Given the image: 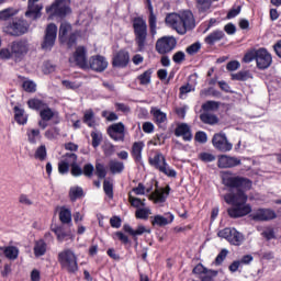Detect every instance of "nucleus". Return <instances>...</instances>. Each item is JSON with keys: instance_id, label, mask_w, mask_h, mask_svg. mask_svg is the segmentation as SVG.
<instances>
[{"instance_id": "19", "label": "nucleus", "mask_w": 281, "mask_h": 281, "mask_svg": "<svg viewBox=\"0 0 281 281\" xmlns=\"http://www.w3.org/2000/svg\"><path fill=\"white\" fill-rule=\"evenodd\" d=\"M150 115L153 116V122L158 126V128L166 131V122H168V115L166 112L161 111L159 108L153 106L150 109Z\"/></svg>"}, {"instance_id": "12", "label": "nucleus", "mask_w": 281, "mask_h": 281, "mask_svg": "<svg viewBox=\"0 0 281 281\" xmlns=\"http://www.w3.org/2000/svg\"><path fill=\"white\" fill-rule=\"evenodd\" d=\"M212 144L214 146L215 150H218L220 153H229L232 148H234V145L227 140V135L223 133H216L213 135Z\"/></svg>"}, {"instance_id": "42", "label": "nucleus", "mask_w": 281, "mask_h": 281, "mask_svg": "<svg viewBox=\"0 0 281 281\" xmlns=\"http://www.w3.org/2000/svg\"><path fill=\"white\" fill-rule=\"evenodd\" d=\"M123 229L126 234H130V236H142L146 232V227L144 226H138L137 229H133L128 224H125Z\"/></svg>"}, {"instance_id": "38", "label": "nucleus", "mask_w": 281, "mask_h": 281, "mask_svg": "<svg viewBox=\"0 0 281 281\" xmlns=\"http://www.w3.org/2000/svg\"><path fill=\"white\" fill-rule=\"evenodd\" d=\"M56 115V112L49 108V105L46 103V106L43 108V110L40 112L41 120H46L48 122H52Z\"/></svg>"}, {"instance_id": "36", "label": "nucleus", "mask_w": 281, "mask_h": 281, "mask_svg": "<svg viewBox=\"0 0 281 281\" xmlns=\"http://www.w3.org/2000/svg\"><path fill=\"white\" fill-rule=\"evenodd\" d=\"M52 232H54L59 243H63V240L71 236V232L65 231L64 226H56L55 228L52 229Z\"/></svg>"}, {"instance_id": "37", "label": "nucleus", "mask_w": 281, "mask_h": 281, "mask_svg": "<svg viewBox=\"0 0 281 281\" xmlns=\"http://www.w3.org/2000/svg\"><path fill=\"white\" fill-rule=\"evenodd\" d=\"M151 78H153V68H149L146 71H144L143 74H140L137 77V80H138L139 85H142L143 87H146L147 85H150Z\"/></svg>"}, {"instance_id": "43", "label": "nucleus", "mask_w": 281, "mask_h": 281, "mask_svg": "<svg viewBox=\"0 0 281 281\" xmlns=\"http://www.w3.org/2000/svg\"><path fill=\"white\" fill-rule=\"evenodd\" d=\"M78 32L75 31L69 34V36H66L65 41H61L60 43H65L68 47V49H71V47H75V45L78 44Z\"/></svg>"}, {"instance_id": "30", "label": "nucleus", "mask_w": 281, "mask_h": 281, "mask_svg": "<svg viewBox=\"0 0 281 281\" xmlns=\"http://www.w3.org/2000/svg\"><path fill=\"white\" fill-rule=\"evenodd\" d=\"M59 221L61 225H69L71 223V209H67V206H60Z\"/></svg>"}, {"instance_id": "31", "label": "nucleus", "mask_w": 281, "mask_h": 281, "mask_svg": "<svg viewBox=\"0 0 281 281\" xmlns=\"http://www.w3.org/2000/svg\"><path fill=\"white\" fill-rule=\"evenodd\" d=\"M29 109H31L32 111H42L44 109V106L47 105V103L38 98H32L29 99L26 102Z\"/></svg>"}, {"instance_id": "14", "label": "nucleus", "mask_w": 281, "mask_h": 281, "mask_svg": "<svg viewBox=\"0 0 281 281\" xmlns=\"http://www.w3.org/2000/svg\"><path fill=\"white\" fill-rule=\"evenodd\" d=\"M109 67V61L106 57L102 55H94L89 58L88 69L95 71L97 74H102V71H106Z\"/></svg>"}, {"instance_id": "57", "label": "nucleus", "mask_w": 281, "mask_h": 281, "mask_svg": "<svg viewBox=\"0 0 281 281\" xmlns=\"http://www.w3.org/2000/svg\"><path fill=\"white\" fill-rule=\"evenodd\" d=\"M70 173L72 177H82V167L78 162H72L70 165Z\"/></svg>"}, {"instance_id": "16", "label": "nucleus", "mask_w": 281, "mask_h": 281, "mask_svg": "<svg viewBox=\"0 0 281 281\" xmlns=\"http://www.w3.org/2000/svg\"><path fill=\"white\" fill-rule=\"evenodd\" d=\"M256 63L259 69H269V67H271V63H273V58L267 48H259L257 49Z\"/></svg>"}, {"instance_id": "7", "label": "nucleus", "mask_w": 281, "mask_h": 281, "mask_svg": "<svg viewBox=\"0 0 281 281\" xmlns=\"http://www.w3.org/2000/svg\"><path fill=\"white\" fill-rule=\"evenodd\" d=\"M2 32L8 36H23L30 32V23L24 19H14L2 27Z\"/></svg>"}, {"instance_id": "56", "label": "nucleus", "mask_w": 281, "mask_h": 281, "mask_svg": "<svg viewBox=\"0 0 281 281\" xmlns=\"http://www.w3.org/2000/svg\"><path fill=\"white\" fill-rule=\"evenodd\" d=\"M200 50H201V43H199V42L191 44L186 49V52H187V54H189V56H194V54H199Z\"/></svg>"}, {"instance_id": "20", "label": "nucleus", "mask_w": 281, "mask_h": 281, "mask_svg": "<svg viewBox=\"0 0 281 281\" xmlns=\"http://www.w3.org/2000/svg\"><path fill=\"white\" fill-rule=\"evenodd\" d=\"M173 135L182 137L183 142H192V127L188 123H179L173 131Z\"/></svg>"}, {"instance_id": "8", "label": "nucleus", "mask_w": 281, "mask_h": 281, "mask_svg": "<svg viewBox=\"0 0 281 281\" xmlns=\"http://www.w3.org/2000/svg\"><path fill=\"white\" fill-rule=\"evenodd\" d=\"M70 65L87 71L89 69V59L87 58V47L78 46L72 55L68 58Z\"/></svg>"}, {"instance_id": "32", "label": "nucleus", "mask_w": 281, "mask_h": 281, "mask_svg": "<svg viewBox=\"0 0 281 281\" xmlns=\"http://www.w3.org/2000/svg\"><path fill=\"white\" fill-rule=\"evenodd\" d=\"M14 111V120L18 124L24 126V124H27V116H25V110L19 108V105H15L13 108Z\"/></svg>"}, {"instance_id": "62", "label": "nucleus", "mask_w": 281, "mask_h": 281, "mask_svg": "<svg viewBox=\"0 0 281 281\" xmlns=\"http://www.w3.org/2000/svg\"><path fill=\"white\" fill-rule=\"evenodd\" d=\"M115 154V145L108 143L103 146V155L105 157H112Z\"/></svg>"}, {"instance_id": "15", "label": "nucleus", "mask_w": 281, "mask_h": 281, "mask_svg": "<svg viewBox=\"0 0 281 281\" xmlns=\"http://www.w3.org/2000/svg\"><path fill=\"white\" fill-rule=\"evenodd\" d=\"M128 63H131V55L126 49H120L112 57V67L124 69L128 67Z\"/></svg>"}, {"instance_id": "61", "label": "nucleus", "mask_w": 281, "mask_h": 281, "mask_svg": "<svg viewBox=\"0 0 281 281\" xmlns=\"http://www.w3.org/2000/svg\"><path fill=\"white\" fill-rule=\"evenodd\" d=\"M172 60L173 63H176V65H181L183 60H186V53H183V50L175 53L172 56Z\"/></svg>"}, {"instance_id": "21", "label": "nucleus", "mask_w": 281, "mask_h": 281, "mask_svg": "<svg viewBox=\"0 0 281 281\" xmlns=\"http://www.w3.org/2000/svg\"><path fill=\"white\" fill-rule=\"evenodd\" d=\"M240 158L227 155L220 156L217 160L218 168H236V166H240Z\"/></svg>"}, {"instance_id": "26", "label": "nucleus", "mask_w": 281, "mask_h": 281, "mask_svg": "<svg viewBox=\"0 0 281 281\" xmlns=\"http://www.w3.org/2000/svg\"><path fill=\"white\" fill-rule=\"evenodd\" d=\"M124 162L117 159H112L109 161V170L111 175H122L124 172Z\"/></svg>"}, {"instance_id": "3", "label": "nucleus", "mask_w": 281, "mask_h": 281, "mask_svg": "<svg viewBox=\"0 0 281 281\" xmlns=\"http://www.w3.org/2000/svg\"><path fill=\"white\" fill-rule=\"evenodd\" d=\"M30 53V41L27 38H20L11 42L9 48L0 50L1 60H14L21 63Z\"/></svg>"}, {"instance_id": "49", "label": "nucleus", "mask_w": 281, "mask_h": 281, "mask_svg": "<svg viewBox=\"0 0 281 281\" xmlns=\"http://www.w3.org/2000/svg\"><path fill=\"white\" fill-rule=\"evenodd\" d=\"M160 172L162 175H165L166 177H169L171 179H177V170H175L173 168L170 167V165H168V162H166V166L162 167V169L160 170Z\"/></svg>"}, {"instance_id": "47", "label": "nucleus", "mask_w": 281, "mask_h": 281, "mask_svg": "<svg viewBox=\"0 0 281 281\" xmlns=\"http://www.w3.org/2000/svg\"><path fill=\"white\" fill-rule=\"evenodd\" d=\"M34 157L40 161H45V159H47V147L45 145L37 147Z\"/></svg>"}, {"instance_id": "51", "label": "nucleus", "mask_w": 281, "mask_h": 281, "mask_svg": "<svg viewBox=\"0 0 281 281\" xmlns=\"http://www.w3.org/2000/svg\"><path fill=\"white\" fill-rule=\"evenodd\" d=\"M22 88L26 93H36V83L32 80L23 81Z\"/></svg>"}, {"instance_id": "5", "label": "nucleus", "mask_w": 281, "mask_h": 281, "mask_svg": "<svg viewBox=\"0 0 281 281\" xmlns=\"http://www.w3.org/2000/svg\"><path fill=\"white\" fill-rule=\"evenodd\" d=\"M48 21L54 19H67L71 14V0H55L50 5L46 7Z\"/></svg>"}, {"instance_id": "33", "label": "nucleus", "mask_w": 281, "mask_h": 281, "mask_svg": "<svg viewBox=\"0 0 281 281\" xmlns=\"http://www.w3.org/2000/svg\"><path fill=\"white\" fill-rule=\"evenodd\" d=\"M250 78H254V76H251L249 70H240L237 74L231 75V80H237L238 82H247Z\"/></svg>"}, {"instance_id": "28", "label": "nucleus", "mask_w": 281, "mask_h": 281, "mask_svg": "<svg viewBox=\"0 0 281 281\" xmlns=\"http://www.w3.org/2000/svg\"><path fill=\"white\" fill-rule=\"evenodd\" d=\"M33 251L35 258H41V256H45V254H47V243H45V239H38L37 241H35Z\"/></svg>"}, {"instance_id": "29", "label": "nucleus", "mask_w": 281, "mask_h": 281, "mask_svg": "<svg viewBox=\"0 0 281 281\" xmlns=\"http://www.w3.org/2000/svg\"><path fill=\"white\" fill-rule=\"evenodd\" d=\"M175 221V215H170V220L162 215H155L151 220V225L155 227H166V225H170Z\"/></svg>"}, {"instance_id": "58", "label": "nucleus", "mask_w": 281, "mask_h": 281, "mask_svg": "<svg viewBox=\"0 0 281 281\" xmlns=\"http://www.w3.org/2000/svg\"><path fill=\"white\" fill-rule=\"evenodd\" d=\"M128 202L131 203L132 207H144L146 205L142 199L135 198L131 194H128Z\"/></svg>"}, {"instance_id": "48", "label": "nucleus", "mask_w": 281, "mask_h": 281, "mask_svg": "<svg viewBox=\"0 0 281 281\" xmlns=\"http://www.w3.org/2000/svg\"><path fill=\"white\" fill-rule=\"evenodd\" d=\"M198 158L204 164H212V161H216V156L207 151L200 153Z\"/></svg>"}, {"instance_id": "60", "label": "nucleus", "mask_w": 281, "mask_h": 281, "mask_svg": "<svg viewBox=\"0 0 281 281\" xmlns=\"http://www.w3.org/2000/svg\"><path fill=\"white\" fill-rule=\"evenodd\" d=\"M194 140L199 144H207V133L199 131L195 133Z\"/></svg>"}, {"instance_id": "34", "label": "nucleus", "mask_w": 281, "mask_h": 281, "mask_svg": "<svg viewBox=\"0 0 281 281\" xmlns=\"http://www.w3.org/2000/svg\"><path fill=\"white\" fill-rule=\"evenodd\" d=\"M200 120L203 124H209L210 126H214V124L218 122V116L210 112H203L202 114H200Z\"/></svg>"}, {"instance_id": "41", "label": "nucleus", "mask_w": 281, "mask_h": 281, "mask_svg": "<svg viewBox=\"0 0 281 281\" xmlns=\"http://www.w3.org/2000/svg\"><path fill=\"white\" fill-rule=\"evenodd\" d=\"M169 136L166 133L156 134L150 140L149 144L151 146H164L166 144V139H168Z\"/></svg>"}, {"instance_id": "45", "label": "nucleus", "mask_w": 281, "mask_h": 281, "mask_svg": "<svg viewBox=\"0 0 281 281\" xmlns=\"http://www.w3.org/2000/svg\"><path fill=\"white\" fill-rule=\"evenodd\" d=\"M26 135L30 144H36L37 139H41V130H27Z\"/></svg>"}, {"instance_id": "52", "label": "nucleus", "mask_w": 281, "mask_h": 281, "mask_svg": "<svg viewBox=\"0 0 281 281\" xmlns=\"http://www.w3.org/2000/svg\"><path fill=\"white\" fill-rule=\"evenodd\" d=\"M257 57H258V50L256 49L248 50L243 57V63H246V64L252 63V60H257Z\"/></svg>"}, {"instance_id": "40", "label": "nucleus", "mask_w": 281, "mask_h": 281, "mask_svg": "<svg viewBox=\"0 0 281 281\" xmlns=\"http://www.w3.org/2000/svg\"><path fill=\"white\" fill-rule=\"evenodd\" d=\"M81 196H85V191L80 187H72L69 190V199L74 203L78 201V199H81Z\"/></svg>"}, {"instance_id": "4", "label": "nucleus", "mask_w": 281, "mask_h": 281, "mask_svg": "<svg viewBox=\"0 0 281 281\" xmlns=\"http://www.w3.org/2000/svg\"><path fill=\"white\" fill-rule=\"evenodd\" d=\"M132 27L137 52H146V47H148V24L146 20L143 16H135L132 19Z\"/></svg>"}, {"instance_id": "9", "label": "nucleus", "mask_w": 281, "mask_h": 281, "mask_svg": "<svg viewBox=\"0 0 281 281\" xmlns=\"http://www.w3.org/2000/svg\"><path fill=\"white\" fill-rule=\"evenodd\" d=\"M220 238H225L229 245H234V247H240L243 243H245V235L238 232L236 228L226 227L218 232Z\"/></svg>"}, {"instance_id": "23", "label": "nucleus", "mask_w": 281, "mask_h": 281, "mask_svg": "<svg viewBox=\"0 0 281 281\" xmlns=\"http://www.w3.org/2000/svg\"><path fill=\"white\" fill-rule=\"evenodd\" d=\"M168 161H166V156L161 153H157L154 157L148 158V164L151 166V168H155V170H160L164 169V166H166Z\"/></svg>"}, {"instance_id": "2", "label": "nucleus", "mask_w": 281, "mask_h": 281, "mask_svg": "<svg viewBox=\"0 0 281 281\" xmlns=\"http://www.w3.org/2000/svg\"><path fill=\"white\" fill-rule=\"evenodd\" d=\"M165 23L168 27L177 31V34L183 36L188 34V30H194V14L192 11H183L182 13H168L165 18Z\"/></svg>"}, {"instance_id": "59", "label": "nucleus", "mask_w": 281, "mask_h": 281, "mask_svg": "<svg viewBox=\"0 0 281 281\" xmlns=\"http://www.w3.org/2000/svg\"><path fill=\"white\" fill-rule=\"evenodd\" d=\"M95 175L99 179H105L106 177V169L104 168L103 164L98 162L95 165Z\"/></svg>"}, {"instance_id": "50", "label": "nucleus", "mask_w": 281, "mask_h": 281, "mask_svg": "<svg viewBox=\"0 0 281 281\" xmlns=\"http://www.w3.org/2000/svg\"><path fill=\"white\" fill-rule=\"evenodd\" d=\"M103 192L109 199L113 200V182H111L109 180H104L103 181Z\"/></svg>"}, {"instance_id": "46", "label": "nucleus", "mask_w": 281, "mask_h": 281, "mask_svg": "<svg viewBox=\"0 0 281 281\" xmlns=\"http://www.w3.org/2000/svg\"><path fill=\"white\" fill-rule=\"evenodd\" d=\"M199 12H207L212 8V0H195Z\"/></svg>"}, {"instance_id": "1", "label": "nucleus", "mask_w": 281, "mask_h": 281, "mask_svg": "<svg viewBox=\"0 0 281 281\" xmlns=\"http://www.w3.org/2000/svg\"><path fill=\"white\" fill-rule=\"evenodd\" d=\"M222 183L229 192L224 195V201L231 207L227 209L229 218H244L249 216L255 223H267L278 218L276 211L271 209H255L247 203L249 196L247 192L254 187L251 179L238 176L232 171H223L221 175Z\"/></svg>"}, {"instance_id": "39", "label": "nucleus", "mask_w": 281, "mask_h": 281, "mask_svg": "<svg viewBox=\"0 0 281 281\" xmlns=\"http://www.w3.org/2000/svg\"><path fill=\"white\" fill-rule=\"evenodd\" d=\"M69 32H71V24L67 22H63L59 26V33H58L59 43H61V41L67 40V35L69 34Z\"/></svg>"}, {"instance_id": "24", "label": "nucleus", "mask_w": 281, "mask_h": 281, "mask_svg": "<svg viewBox=\"0 0 281 281\" xmlns=\"http://www.w3.org/2000/svg\"><path fill=\"white\" fill-rule=\"evenodd\" d=\"M223 38H225V32L222 30H215L204 38V43L212 47L216 45V43H220V41H223Z\"/></svg>"}, {"instance_id": "63", "label": "nucleus", "mask_w": 281, "mask_h": 281, "mask_svg": "<svg viewBox=\"0 0 281 281\" xmlns=\"http://www.w3.org/2000/svg\"><path fill=\"white\" fill-rule=\"evenodd\" d=\"M63 87L66 89H71L72 91H76V89H80L81 85L76 81H69V80H63L61 81Z\"/></svg>"}, {"instance_id": "18", "label": "nucleus", "mask_w": 281, "mask_h": 281, "mask_svg": "<svg viewBox=\"0 0 281 281\" xmlns=\"http://www.w3.org/2000/svg\"><path fill=\"white\" fill-rule=\"evenodd\" d=\"M144 3L149 12V15H148L149 34L150 36H157V15L155 14L153 0H144Z\"/></svg>"}, {"instance_id": "54", "label": "nucleus", "mask_w": 281, "mask_h": 281, "mask_svg": "<svg viewBox=\"0 0 281 281\" xmlns=\"http://www.w3.org/2000/svg\"><path fill=\"white\" fill-rule=\"evenodd\" d=\"M69 168H71V165L67 160H60L58 162L59 175H69Z\"/></svg>"}, {"instance_id": "6", "label": "nucleus", "mask_w": 281, "mask_h": 281, "mask_svg": "<svg viewBox=\"0 0 281 281\" xmlns=\"http://www.w3.org/2000/svg\"><path fill=\"white\" fill-rule=\"evenodd\" d=\"M60 268L67 273H78V255L71 248H65L57 255Z\"/></svg>"}, {"instance_id": "22", "label": "nucleus", "mask_w": 281, "mask_h": 281, "mask_svg": "<svg viewBox=\"0 0 281 281\" xmlns=\"http://www.w3.org/2000/svg\"><path fill=\"white\" fill-rule=\"evenodd\" d=\"M16 260L19 258V248L16 246H0V258Z\"/></svg>"}, {"instance_id": "13", "label": "nucleus", "mask_w": 281, "mask_h": 281, "mask_svg": "<svg viewBox=\"0 0 281 281\" xmlns=\"http://www.w3.org/2000/svg\"><path fill=\"white\" fill-rule=\"evenodd\" d=\"M126 127L124 126V123H113L106 128V134L113 142H124L126 134H125Z\"/></svg>"}, {"instance_id": "17", "label": "nucleus", "mask_w": 281, "mask_h": 281, "mask_svg": "<svg viewBox=\"0 0 281 281\" xmlns=\"http://www.w3.org/2000/svg\"><path fill=\"white\" fill-rule=\"evenodd\" d=\"M40 0H29L27 10L25 12L26 19H31L32 21H37L43 16V4H36Z\"/></svg>"}, {"instance_id": "10", "label": "nucleus", "mask_w": 281, "mask_h": 281, "mask_svg": "<svg viewBox=\"0 0 281 281\" xmlns=\"http://www.w3.org/2000/svg\"><path fill=\"white\" fill-rule=\"evenodd\" d=\"M58 36V26L55 23L47 24L43 42L41 44L44 52H52L54 45H56V37Z\"/></svg>"}, {"instance_id": "53", "label": "nucleus", "mask_w": 281, "mask_h": 281, "mask_svg": "<svg viewBox=\"0 0 281 281\" xmlns=\"http://www.w3.org/2000/svg\"><path fill=\"white\" fill-rule=\"evenodd\" d=\"M92 146L98 148L102 144V133L100 132H91Z\"/></svg>"}, {"instance_id": "64", "label": "nucleus", "mask_w": 281, "mask_h": 281, "mask_svg": "<svg viewBox=\"0 0 281 281\" xmlns=\"http://www.w3.org/2000/svg\"><path fill=\"white\" fill-rule=\"evenodd\" d=\"M95 168L91 164H86L82 169V175L87 177L88 179H91L93 177V171Z\"/></svg>"}, {"instance_id": "11", "label": "nucleus", "mask_w": 281, "mask_h": 281, "mask_svg": "<svg viewBox=\"0 0 281 281\" xmlns=\"http://www.w3.org/2000/svg\"><path fill=\"white\" fill-rule=\"evenodd\" d=\"M177 47V40L173 36H162L157 40L155 49L161 56L170 54Z\"/></svg>"}, {"instance_id": "25", "label": "nucleus", "mask_w": 281, "mask_h": 281, "mask_svg": "<svg viewBox=\"0 0 281 281\" xmlns=\"http://www.w3.org/2000/svg\"><path fill=\"white\" fill-rule=\"evenodd\" d=\"M144 142H134L131 149L132 159L135 164H142V153L144 151Z\"/></svg>"}, {"instance_id": "27", "label": "nucleus", "mask_w": 281, "mask_h": 281, "mask_svg": "<svg viewBox=\"0 0 281 281\" xmlns=\"http://www.w3.org/2000/svg\"><path fill=\"white\" fill-rule=\"evenodd\" d=\"M170 194V187H167V190L164 189L161 191L156 190L151 193L149 199H153L155 203H166V199ZM167 195V196H166Z\"/></svg>"}, {"instance_id": "55", "label": "nucleus", "mask_w": 281, "mask_h": 281, "mask_svg": "<svg viewBox=\"0 0 281 281\" xmlns=\"http://www.w3.org/2000/svg\"><path fill=\"white\" fill-rule=\"evenodd\" d=\"M261 236L266 238V240H276V231L273 227H267L262 233Z\"/></svg>"}, {"instance_id": "35", "label": "nucleus", "mask_w": 281, "mask_h": 281, "mask_svg": "<svg viewBox=\"0 0 281 281\" xmlns=\"http://www.w3.org/2000/svg\"><path fill=\"white\" fill-rule=\"evenodd\" d=\"M82 122L83 124H87L89 128H95V114L93 113V110H88L85 112Z\"/></svg>"}, {"instance_id": "44", "label": "nucleus", "mask_w": 281, "mask_h": 281, "mask_svg": "<svg viewBox=\"0 0 281 281\" xmlns=\"http://www.w3.org/2000/svg\"><path fill=\"white\" fill-rule=\"evenodd\" d=\"M221 102L218 101H206L202 104V111L210 113V111H218Z\"/></svg>"}]
</instances>
